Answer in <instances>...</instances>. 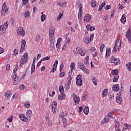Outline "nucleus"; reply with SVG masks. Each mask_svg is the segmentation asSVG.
I'll list each match as a JSON object with an SVG mask.
<instances>
[{
  "label": "nucleus",
  "instance_id": "obj_32",
  "mask_svg": "<svg viewBox=\"0 0 131 131\" xmlns=\"http://www.w3.org/2000/svg\"><path fill=\"white\" fill-rule=\"evenodd\" d=\"M70 68L71 71H73L75 68V62H72L71 63Z\"/></svg>",
  "mask_w": 131,
  "mask_h": 131
},
{
  "label": "nucleus",
  "instance_id": "obj_53",
  "mask_svg": "<svg viewBox=\"0 0 131 131\" xmlns=\"http://www.w3.org/2000/svg\"><path fill=\"white\" fill-rule=\"evenodd\" d=\"M124 125L125 126V127H127V129H128V130H130V125H128L126 123L124 124Z\"/></svg>",
  "mask_w": 131,
  "mask_h": 131
},
{
  "label": "nucleus",
  "instance_id": "obj_46",
  "mask_svg": "<svg viewBox=\"0 0 131 131\" xmlns=\"http://www.w3.org/2000/svg\"><path fill=\"white\" fill-rule=\"evenodd\" d=\"M92 81L95 85H97V84H98V81H97V79L92 78Z\"/></svg>",
  "mask_w": 131,
  "mask_h": 131
},
{
  "label": "nucleus",
  "instance_id": "obj_62",
  "mask_svg": "<svg viewBox=\"0 0 131 131\" xmlns=\"http://www.w3.org/2000/svg\"><path fill=\"white\" fill-rule=\"evenodd\" d=\"M52 112H53L54 114H56V110L54 106L52 105Z\"/></svg>",
  "mask_w": 131,
  "mask_h": 131
},
{
  "label": "nucleus",
  "instance_id": "obj_21",
  "mask_svg": "<svg viewBox=\"0 0 131 131\" xmlns=\"http://www.w3.org/2000/svg\"><path fill=\"white\" fill-rule=\"evenodd\" d=\"M66 96L64 94L61 93L59 95H58V100H59L60 101L64 100Z\"/></svg>",
  "mask_w": 131,
  "mask_h": 131
},
{
  "label": "nucleus",
  "instance_id": "obj_10",
  "mask_svg": "<svg viewBox=\"0 0 131 131\" xmlns=\"http://www.w3.org/2000/svg\"><path fill=\"white\" fill-rule=\"evenodd\" d=\"M115 122L116 123L115 125V128L116 131H121L119 126H120V122L118 121L115 120Z\"/></svg>",
  "mask_w": 131,
  "mask_h": 131
},
{
  "label": "nucleus",
  "instance_id": "obj_18",
  "mask_svg": "<svg viewBox=\"0 0 131 131\" xmlns=\"http://www.w3.org/2000/svg\"><path fill=\"white\" fill-rule=\"evenodd\" d=\"M83 19L84 21H85L86 19V22H90L91 21V15L90 14H86Z\"/></svg>",
  "mask_w": 131,
  "mask_h": 131
},
{
  "label": "nucleus",
  "instance_id": "obj_16",
  "mask_svg": "<svg viewBox=\"0 0 131 131\" xmlns=\"http://www.w3.org/2000/svg\"><path fill=\"white\" fill-rule=\"evenodd\" d=\"M119 90V84H115L113 86V91L114 92H118Z\"/></svg>",
  "mask_w": 131,
  "mask_h": 131
},
{
  "label": "nucleus",
  "instance_id": "obj_11",
  "mask_svg": "<svg viewBox=\"0 0 131 131\" xmlns=\"http://www.w3.org/2000/svg\"><path fill=\"white\" fill-rule=\"evenodd\" d=\"M22 43H21V49L20 50V53H22V52H23L24 51H25V46L26 45V41L25 40V39H24L22 41Z\"/></svg>",
  "mask_w": 131,
  "mask_h": 131
},
{
  "label": "nucleus",
  "instance_id": "obj_29",
  "mask_svg": "<svg viewBox=\"0 0 131 131\" xmlns=\"http://www.w3.org/2000/svg\"><path fill=\"white\" fill-rule=\"evenodd\" d=\"M76 80L77 82H78V81H81V80H82V76H81V75H78L76 77Z\"/></svg>",
  "mask_w": 131,
  "mask_h": 131
},
{
  "label": "nucleus",
  "instance_id": "obj_17",
  "mask_svg": "<svg viewBox=\"0 0 131 131\" xmlns=\"http://www.w3.org/2000/svg\"><path fill=\"white\" fill-rule=\"evenodd\" d=\"M111 54V49L109 48H107L106 50V54H105V58H108L109 55Z\"/></svg>",
  "mask_w": 131,
  "mask_h": 131
},
{
  "label": "nucleus",
  "instance_id": "obj_15",
  "mask_svg": "<svg viewBox=\"0 0 131 131\" xmlns=\"http://www.w3.org/2000/svg\"><path fill=\"white\" fill-rule=\"evenodd\" d=\"M115 46L118 47V51H119V48L121 47V41H120L119 39H117L116 41Z\"/></svg>",
  "mask_w": 131,
  "mask_h": 131
},
{
  "label": "nucleus",
  "instance_id": "obj_49",
  "mask_svg": "<svg viewBox=\"0 0 131 131\" xmlns=\"http://www.w3.org/2000/svg\"><path fill=\"white\" fill-rule=\"evenodd\" d=\"M68 83L69 84H71V81L72 80V77H69L67 78Z\"/></svg>",
  "mask_w": 131,
  "mask_h": 131
},
{
  "label": "nucleus",
  "instance_id": "obj_40",
  "mask_svg": "<svg viewBox=\"0 0 131 131\" xmlns=\"http://www.w3.org/2000/svg\"><path fill=\"white\" fill-rule=\"evenodd\" d=\"M119 78V76L117 75V76H115L114 77V79L113 81L114 82H117V81H118V79Z\"/></svg>",
  "mask_w": 131,
  "mask_h": 131
},
{
  "label": "nucleus",
  "instance_id": "obj_51",
  "mask_svg": "<svg viewBox=\"0 0 131 131\" xmlns=\"http://www.w3.org/2000/svg\"><path fill=\"white\" fill-rule=\"evenodd\" d=\"M78 19L79 21L82 20V13H78Z\"/></svg>",
  "mask_w": 131,
  "mask_h": 131
},
{
  "label": "nucleus",
  "instance_id": "obj_24",
  "mask_svg": "<svg viewBox=\"0 0 131 131\" xmlns=\"http://www.w3.org/2000/svg\"><path fill=\"white\" fill-rule=\"evenodd\" d=\"M108 94V89H105L102 92V97L103 98H105L106 96H107Z\"/></svg>",
  "mask_w": 131,
  "mask_h": 131
},
{
  "label": "nucleus",
  "instance_id": "obj_13",
  "mask_svg": "<svg viewBox=\"0 0 131 131\" xmlns=\"http://www.w3.org/2000/svg\"><path fill=\"white\" fill-rule=\"evenodd\" d=\"M57 66H58V60H55V62L53 64V68L51 70V72H52V73H54V72L57 70Z\"/></svg>",
  "mask_w": 131,
  "mask_h": 131
},
{
  "label": "nucleus",
  "instance_id": "obj_26",
  "mask_svg": "<svg viewBox=\"0 0 131 131\" xmlns=\"http://www.w3.org/2000/svg\"><path fill=\"white\" fill-rule=\"evenodd\" d=\"M5 97L7 99V100H9L11 98V94H10L9 92H7L5 93Z\"/></svg>",
  "mask_w": 131,
  "mask_h": 131
},
{
  "label": "nucleus",
  "instance_id": "obj_42",
  "mask_svg": "<svg viewBox=\"0 0 131 131\" xmlns=\"http://www.w3.org/2000/svg\"><path fill=\"white\" fill-rule=\"evenodd\" d=\"M54 33H55V31H54V30H52V29H50V31H49L50 36H53Z\"/></svg>",
  "mask_w": 131,
  "mask_h": 131
},
{
  "label": "nucleus",
  "instance_id": "obj_14",
  "mask_svg": "<svg viewBox=\"0 0 131 131\" xmlns=\"http://www.w3.org/2000/svg\"><path fill=\"white\" fill-rule=\"evenodd\" d=\"M81 52V49L79 48H76V49H74L73 50V53L75 55H79V54H80Z\"/></svg>",
  "mask_w": 131,
  "mask_h": 131
},
{
  "label": "nucleus",
  "instance_id": "obj_56",
  "mask_svg": "<svg viewBox=\"0 0 131 131\" xmlns=\"http://www.w3.org/2000/svg\"><path fill=\"white\" fill-rule=\"evenodd\" d=\"M104 48H105V44H102L100 48V52H103Z\"/></svg>",
  "mask_w": 131,
  "mask_h": 131
},
{
  "label": "nucleus",
  "instance_id": "obj_6",
  "mask_svg": "<svg viewBox=\"0 0 131 131\" xmlns=\"http://www.w3.org/2000/svg\"><path fill=\"white\" fill-rule=\"evenodd\" d=\"M131 30L130 29H129L127 30L125 36L126 37V38H127V39L128 40V42H129V43H131Z\"/></svg>",
  "mask_w": 131,
  "mask_h": 131
},
{
  "label": "nucleus",
  "instance_id": "obj_35",
  "mask_svg": "<svg viewBox=\"0 0 131 131\" xmlns=\"http://www.w3.org/2000/svg\"><path fill=\"white\" fill-rule=\"evenodd\" d=\"M56 47L57 48L58 52H59L60 51V48H61V43L57 42L56 44Z\"/></svg>",
  "mask_w": 131,
  "mask_h": 131
},
{
  "label": "nucleus",
  "instance_id": "obj_39",
  "mask_svg": "<svg viewBox=\"0 0 131 131\" xmlns=\"http://www.w3.org/2000/svg\"><path fill=\"white\" fill-rule=\"evenodd\" d=\"M126 67L128 71H130L131 70V62H129L126 64Z\"/></svg>",
  "mask_w": 131,
  "mask_h": 131
},
{
  "label": "nucleus",
  "instance_id": "obj_3",
  "mask_svg": "<svg viewBox=\"0 0 131 131\" xmlns=\"http://www.w3.org/2000/svg\"><path fill=\"white\" fill-rule=\"evenodd\" d=\"M27 61H28V54L27 53H25L20 60L19 67L23 66L24 64H26V62H27Z\"/></svg>",
  "mask_w": 131,
  "mask_h": 131
},
{
  "label": "nucleus",
  "instance_id": "obj_23",
  "mask_svg": "<svg viewBox=\"0 0 131 131\" xmlns=\"http://www.w3.org/2000/svg\"><path fill=\"white\" fill-rule=\"evenodd\" d=\"M81 70H82L84 73H86L87 74H89L90 73V70L89 69H87L86 68H85V66H83Z\"/></svg>",
  "mask_w": 131,
  "mask_h": 131
},
{
  "label": "nucleus",
  "instance_id": "obj_33",
  "mask_svg": "<svg viewBox=\"0 0 131 131\" xmlns=\"http://www.w3.org/2000/svg\"><path fill=\"white\" fill-rule=\"evenodd\" d=\"M91 6L93 7V8H96V6H97V2L95 0H92L91 1Z\"/></svg>",
  "mask_w": 131,
  "mask_h": 131
},
{
  "label": "nucleus",
  "instance_id": "obj_47",
  "mask_svg": "<svg viewBox=\"0 0 131 131\" xmlns=\"http://www.w3.org/2000/svg\"><path fill=\"white\" fill-rule=\"evenodd\" d=\"M108 96L110 97V100H113V99H114V94L113 93H111Z\"/></svg>",
  "mask_w": 131,
  "mask_h": 131
},
{
  "label": "nucleus",
  "instance_id": "obj_44",
  "mask_svg": "<svg viewBox=\"0 0 131 131\" xmlns=\"http://www.w3.org/2000/svg\"><path fill=\"white\" fill-rule=\"evenodd\" d=\"M59 92L61 94H64V88L63 86H59Z\"/></svg>",
  "mask_w": 131,
  "mask_h": 131
},
{
  "label": "nucleus",
  "instance_id": "obj_5",
  "mask_svg": "<svg viewBox=\"0 0 131 131\" xmlns=\"http://www.w3.org/2000/svg\"><path fill=\"white\" fill-rule=\"evenodd\" d=\"M8 26L9 21H6V22H5L4 25H2L0 26V31H1L2 32H3V33H5L6 32V29L8 28Z\"/></svg>",
  "mask_w": 131,
  "mask_h": 131
},
{
  "label": "nucleus",
  "instance_id": "obj_59",
  "mask_svg": "<svg viewBox=\"0 0 131 131\" xmlns=\"http://www.w3.org/2000/svg\"><path fill=\"white\" fill-rule=\"evenodd\" d=\"M86 51H81V52H80V53L81 54V56H84L86 54Z\"/></svg>",
  "mask_w": 131,
  "mask_h": 131
},
{
  "label": "nucleus",
  "instance_id": "obj_1",
  "mask_svg": "<svg viewBox=\"0 0 131 131\" xmlns=\"http://www.w3.org/2000/svg\"><path fill=\"white\" fill-rule=\"evenodd\" d=\"M15 66L16 67L14 68V69L13 70L14 75H12V78H13L14 80L13 82V84L14 85H16V84H18V83H19V82H20V78L19 77V76H18V75H17V74H15L17 72V70L19 69V67H18V64H16Z\"/></svg>",
  "mask_w": 131,
  "mask_h": 131
},
{
  "label": "nucleus",
  "instance_id": "obj_22",
  "mask_svg": "<svg viewBox=\"0 0 131 131\" xmlns=\"http://www.w3.org/2000/svg\"><path fill=\"white\" fill-rule=\"evenodd\" d=\"M86 39H88V41L86 42H91V41L94 39V34H91L90 37L86 36Z\"/></svg>",
  "mask_w": 131,
  "mask_h": 131
},
{
  "label": "nucleus",
  "instance_id": "obj_50",
  "mask_svg": "<svg viewBox=\"0 0 131 131\" xmlns=\"http://www.w3.org/2000/svg\"><path fill=\"white\" fill-rule=\"evenodd\" d=\"M46 20V14H42L41 16V21L42 22H43Z\"/></svg>",
  "mask_w": 131,
  "mask_h": 131
},
{
  "label": "nucleus",
  "instance_id": "obj_64",
  "mask_svg": "<svg viewBox=\"0 0 131 131\" xmlns=\"http://www.w3.org/2000/svg\"><path fill=\"white\" fill-rule=\"evenodd\" d=\"M25 106L26 108H30V104L25 103Z\"/></svg>",
  "mask_w": 131,
  "mask_h": 131
},
{
  "label": "nucleus",
  "instance_id": "obj_58",
  "mask_svg": "<svg viewBox=\"0 0 131 131\" xmlns=\"http://www.w3.org/2000/svg\"><path fill=\"white\" fill-rule=\"evenodd\" d=\"M114 59H115V58H114V57L113 56H112L110 60V62L111 63H114V61H115Z\"/></svg>",
  "mask_w": 131,
  "mask_h": 131
},
{
  "label": "nucleus",
  "instance_id": "obj_28",
  "mask_svg": "<svg viewBox=\"0 0 131 131\" xmlns=\"http://www.w3.org/2000/svg\"><path fill=\"white\" fill-rule=\"evenodd\" d=\"M119 72V71L118 70H113L112 71V75L117 76V74H118Z\"/></svg>",
  "mask_w": 131,
  "mask_h": 131
},
{
  "label": "nucleus",
  "instance_id": "obj_37",
  "mask_svg": "<svg viewBox=\"0 0 131 131\" xmlns=\"http://www.w3.org/2000/svg\"><path fill=\"white\" fill-rule=\"evenodd\" d=\"M106 122H109V120H107V118L105 117L104 119L101 122V125H103V124H104V123H106Z\"/></svg>",
  "mask_w": 131,
  "mask_h": 131
},
{
  "label": "nucleus",
  "instance_id": "obj_38",
  "mask_svg": "<svg viewBox=\"0 0 131 131\" xmlns=\"http://www.w3.org/2000/svg\"><path fill=\"white\" fill-rule=\"evenodd\" d=\"M76 82L78 86H81L82 85V80H81V81H78V82L77 80H76Z\"/></svg>",
  "mask_w": 131,
  "mask_h": 131
},
{
  "label": "nucleus",
  "instance_id": "obj_34",
  "mask_svg": "<svg viewBox=\"0 0 131 131\" xmlns=\"http://www.w3.org/2000/svg\"><path fill=\"white\" fill-rule=\"evenodd\" d=\"M83 66H84V64H83V63H82L81 62H79L78 63V68H80V69H82V67H83Z\"/></svg>",
  "mask_w": 131,
  "mask_h": 131
},
{
  "label": "nucleus",
  "instance_id": "obj_55",
  "mask_svg": "<svg viewBox=\"0 0 131 131\" xmlns=\"http://www.w3.org/2000/svg\"><path fill=\"white\" fill-rule=\"evenodd\" d=\"M18 50L17 49H15L14 51H13V56H16V55H18Z\"/></svg>",
  "mask_w": 131,
  "mask_h": 131
},
{
  "label": "nucleus",
  "instance_id": "obj_27",
  "mask_svg": "<svg viewBox=\"0 0 131 131\" xmlns=\"http://www.w3.org/2000/svg\"><path fill=\"white\" fill-rule=\"evenodd\" d=\"M24 117H25V115H24V114L19 115V118L21 119V120L24 121V122H27V120L24 119Z\"/></svg>",
  "mask_w": 131,
  "mask_h": 131
},
{
  "label": "nucleus",
  "instance_id": "obj_41",
  "mask_svg": "<svg viewBox=\"0 0 131 131\" xmlns=\"http://www.w3.org/2000/svg\"><path fill=\"white\" fill-rule=\"evenodd\" d=\"M71 84H66L64 85V89L66 91H69V89H70V85Z\"/></svg>",
  "mask_w": 131,
  "mask_h": 131
},
{
  "label": "nucleus",
  "instance_id": "obj_4",
  "mask_svg": "<svg viewBox=\"0 0 131 131\" xmlns=\"http://www.w3.org/2000/svg\"><path fill=\"white\" fill-rule=\"evenodd\" d=\"M73 100L74 102H75L76 106H78L79 105V102H80V98L79 96H77L76 94L73 93Z\"/></svg>",
  "mask_w": 131,
  "mask_h": 131
},
{
  "label": "nucleus",
  "instance_id": "obj_31",
  "mask_svg": "<svg viewBox=\"0 0 131 131\" xmlns=\"http://www.w3.org/2000/svg\"><path fill=\"white\" fill-rule=\"evenodd\" d=\"M116 112H118V110L115 108L113 111H111L110 113H108L109 116L113 115V113H116Z\"/></svg>",
  "mask_w": 131,
  "mask_h": 131
},
{
  "label": "nucleus",
  "instance_id": "obj_43",
  "mask_svg": "<svg viewBox=\"0 0 131 131\" xmlns=\"http://www.w3.org/2000/svg\"><path fill=\"white\" fill-rule=\"evenodd\" d=\"M25 16L26 18H29L30 17V13L28 11L25 13Z\"/></svg>",
  "mask_w": 131,
  "mask_h": 131
},
{
  "label": "nucleus",
  "instance_id": "obj_7",
  "mask_svg": "<svg viewBox=\"0 0 131 131\" xmlns=\"http://www.w3.org/2000/svg\"><path fill=\"white\" fill-rule=\"evenodd\" d=\"M36 58H34L33 60V63L31 66V74H33L34 71H35V61Z\"/></svg>",
  "mask_w": 131,
  "mask_h": 131
},
{
  "label": "nucleus",
  "instance_id": "obj_61",
  "mask_svg": "<svg viewBox=\"0 0 131 131\" xmlns=\"http://www.w3.org/2000/svg\"><path fill=\"white\" fill-rule=\"evenodd\" d=\"M82 101H85L86 100V94L84 95L82 97Z\"/></svg>",
  "mask_w": 131,
  "mask_h": 131
},
{
  "label": "nucleus",
  "instance_id": "obj_52",
  "mask_svg": "<svg viewBox=\"0 0 131 131\" xmlns=\"http://www.w3.org/2000/svg\"><path fill=\"white\" fill-rule=\"evenodd\" d=\"M51 59V57L50 56H47L46 57H44L41 59V61H46L47 60H50Z\"/></svg>",
  "mask_w": 131,
  "mask_h": 131
},
{
  "label": "nucleus",
  "instance_id": "obj_45",
  "mask_svg": "<svg viewBox=\"0 0 131 131\" xmlns=\"http://www.w3.org/2000/svg\"><path fill=\"white\" fill-rule=\"evenodd\" d=\"M13 118H14V116H11V117L7 119V121H9V123H11L12 122V121H13Z\"/></svg>",
  "mask_w": 131,
  "mask_h": 131
},
{
  "label": "nucleus",
  "instance_id": "obj_48",
  "mask_svg": "<svg viewBox=\"0 0 131 131\" xmlns=\"http://www.w3.org/2000/svg\"><path fill=\"white\" fill-rule=\"evenodd\" d=\"M63 17V13H59L58 17L57 18V21H60V19H62Z\"/></svg>",
  "mask_w": 131,
  "mask_h": 131
},
{
  "label": "nucleus",
  "instance_id": "obj_12",
  "mask_svg": "<svg viewBox=\"0 0 131 131\" xmlns=\"http://www.w3.org/2000/svg\"><path fill=\"white\" fill-rule=\"evenodd\" d=\"M2 11L4 12L3 13V16H5V13L8 12V7H7V4H6V3H4L2 6Z\"/></svg>",
  "mask_w": 131,
  "mask_h": 131
},
{
  "label": "nucleus",
  "instance_id": "obj_57",
  "mask_svg": "<svg viewBox=\"0 0 131 131\" xmlns=\"http://www.w3.org/2000/svg\"><path fill=\"white\" fill-rule=\"evenodd\" d=\"M19 89L20 90H21V91H23V90H24V89H25V85H24V84H21L19 86Z\"/></svg>",
  "mask_w": 131,
  "mask_h": 131
},
{
  "label": "nucleus",
  "instance_id": "obj_30",
  "mask_svg": "<svg viewBox=\"0 0 131 131\" xmlns=\"http://www.w3.org/2000/svg\"><path fill=\"white\" fill-rule=\"evenodd\" d=\"M83 113L86 115L89 114V107L85 106L83 109Z\"/></svg>",
  "mask_w": 131,
  "mask_h": 131
},
{
  "label": "nucleus",
  "instance_id": "obj_9",
  "mask_svg": "<svg viewBox=\"0 0 131 131\" xmlns=\"http://www.w3.org/2000/svg\"><path fill=\"white\" fill-rule=\"evenodd\" d=\"M55 45H56V42H55V41L53 40V39H51L50 40V50L51 52H54L55 51Z\"/></svg>",
  "mask_w": 131,
  "mask_h": 131
},
{
  "label": "nucleus",
  "instance_id": "obj_25",
  "mask_svg": "<svg viewBox=\"0 0 131 131\" xmlns=\"http://www.w3.org/2000/svg\"><path fill=\"white\" fill-rule=\"evenodd\" d=\"M115 61H114V65H119V64H120V60L118 58H115Z\"/></svg>",
  "mask_w": 131,
  "mask_h": 131
},
{
  "label": "nucleus",
  "instance_id": "obj_54",
  "mask_svg": "<svg viewBox=\"0 0 131 131\" xmlns=\"http://www.w3.org/2000/svg\"><path fill=\"white\" fill-rule=\"evenodd\" d=\"M82 13V5L81 4L79 5V10L78 13Z\"/></svg>",
  "mask_w": 131,
  "mask_h": 131
},
{
  "label": "nucleus",
  "instance_id": "obj_36",
  "mask_svg": "<svg viewBox=\"0 0 131 131\" xmlns=\"http://www.w3.org/2000/svg\"><path fill=\"white\" fill-rule=\"evenodd\" d=\"M62 115V116H61V118H63L62 122H63V124H65V122H66V118H64V117H65V115H66V114H64V113H63Z\"/></svg>",
  "mask_w": 131,
  "mask_h": 131
},
{
  "label": "nucleus",
  "instance_id": "obj_8",
  "mask_svg": "<svg viewBox=\"0 0 131 131\" xmlns=\"http://www.w3.org/2000/svg\"><path fill=\"white\" fill-rule=\"evenodd\" d=\"M17 34H18V35H21V36H24V35H25L26 33L25 31H23V28L19 27L17 29Z\"/></svg>",
  "mask_w": 131,
  "mask_h": 131
},
{
  "label": "nucleus",
  "instance_id": "obj_19",
  "mask_svg": "<svg viewBox=\"0 0 131 131\" xmlns=\"http://www.w3.org/2000/svg\"><path fill=\"white\" fill-rule=\"evenodd\" d=\"M121 22L123 24H125V22H126V18H125V14H123L121 18Z\"/></svg>",
  "mask_w": 131,
  "mask_h": 131
},
{
  "label": "nucleus",
  "instance_id": "obj_63",
  "mask_svg": "<svg viewBox=\"0 0 131 131\" xmlns=\"http://www.w3.org/2000/svg\"><path fill=\"white\" fill-rule=\"evenodd\" d=\"M11 69V66L10 64H8L6 67V70H10Z\"/></svg>",
  "mask_w": 131,
  "mask_h": 131
},
{
  "label": "nucleus",
  "instance_id": "obj_2",
  "mask_svg": "<svg viewBox=\"0 0 131 131\" xmlns=\"http://www.w3.org/2000/svg\"><path fill=\"white\" fill-rule=\"evenodd\" d=\"M120 92H119L117 95V99L116 102L120 105L122 104V98H121V95L123 94V92H124V88L122 86L120 89Z\"/></svg>",
  "mask_w": 131,
  "mask_h": 131
},
{
  "label": "nucleus",
  "instance_id": "obj_20",
  "mask_svg": "<svg viewBox=\"0 0 131 131\" xmlns=\"http://www.w3.org/2000/svg\"><path fill=\"white\" fill-rule=\"evenodd\" d=\"M32 115V111L31 110L28 111L26 113L27 117H29V118H31V116Z\"/></svg>",
  "mask_w": 131,
  "mask_h": 131
},
{
  "label": "nucleus",
  "instance_id": "obj_60",
  "mask_svg": "<svg viewBox=\"0 0 131 131\" xmlns=\"http://www.w3.org/2000/svg\"><path fill=\"white\" fill-rule=\"evenodd\" d=\"M40 38V36H39V35H37L36 37V39H35V40L36 41H38V40H39V39Z\"/></svg>",
  "mask_w": 131,
  "mask_h": 131
}]
</instances>
